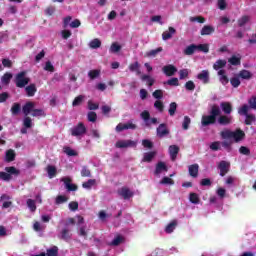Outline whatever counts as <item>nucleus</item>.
<instances>
[{
  "mask_svg": "<svg viewBox=\"0 0 256 256\" xmlns=\"http://www.w3.org/2000/svg\"><path fill=\"white\" fill-rule=\"evenodd\" d=\"M218 169L220 171V177H225L227 173H229V170L231 169V163L222 160L218 163Z\"/></svg>",
  "mask_w": 256,
  "mask_h": 256,
  "instance_id": "obj_6",
  "label": "nucleus"
},
{
  "mask_svg": "<svg viewBox=\"0 0 256 256\" xmlns=\"http://www.w3.org/2000/svg\"><path fill=\"white\" fill-rule=\"evenodd\" d=\"M164 85H169L170 87H179V78H170L166 82H164Z\"/></svg>",
  "mask_w": 256,
  "mask_h": 256,
  "instance_id": "obj_36",
  "label": "nucleus"
},
{
  "mask_svg": "<svg viewBox=\"0 0 256 256\" xmlns=\"http://www.w3.org/2000/svg\"><path fill=\"white\" fill-rule=\"evenodd\" d=\"M94 185H97V180L89 179L88 181L82 184V187L83 189H91V187H94Z\"/></svg>",
  "mask_w": 256,
  "mask_h": 256,
  "instance_id": "obj_38",
  "label": "nucleus"
},
{
  "mask_svg": "<svg viewBox=\"0 0 256 256\" xmlns=\"http://www.w3.org/2000/svg\"><path fill=\"white\" fill-rule=\"evenodd\" d=\"M215 33V27L211 25H204L200 31V35L205 36V35H213Z\"/></svg>",
  "mask_w": 256,
  "mask_h": 256,
  "instance_id": "obj_20",
  "label": "nucleus"
},
{
  "mask_svg": "<svg viewBox=\"0 0 256 256\" xmlns=\"http://www.w3.org/2000/svg\"><path fill=\"white\" fill-rule=\"evenodd\" d=\"M230 83H231L232 87L237 89V87H239V85H241V80H239V77H232L230 79Z\"/></svg>",
  "mask_w": 256,
  "mask_h": 256,
  "instance_id": "obj_61",
  "label": "nucleus"
},
{
  "mask_svg": "<svg viewBox=\"0 0 256 256\" xmlns=\"http://www.w3.org/2000/svg\"><path fill=\"white\" fill-rule=\"evenodd\" d=\"M47 173H48L49 179H53V177L57 175V168L53 165H48Z\"/></svg>",
  "mask_w": 256,
  "mask_h": 256,
  "instance_id": "obj_33",
  "label": "nucleus"
},
{
  "mask_svg": "<svg viewBox=\"0 0 256 256\" xmlns=\"http://www.w3.org/2000/svg\"><path fill=\"white\" fill-rule=\"evenodd\" d=\"M140 115L141 118L145 121L146 127H151V122H149V119H151V114L149 111L144 110Z\"/></svg>",
  "mask_w": 256,
  "mask_h": 256,
  "instance_id": "obj_31",
  "label": "nucleus"
},
{
  "mask_svg": "<svg viewBox=\"0 0 256 256\" xmlns=\"http://www.w3.org/2000/svg\"><path fill=\"white\" fill-rule=\"evenodd\" d=\"M239 115H249V106L247 104H244L242 107L238 109Z\"/></svg>",
  "mask_w": 256,
  "mask_h": 256,
  "instance_id": "obj_57",
  "label": "nucleus"
},
{
  "mask_svg": "<svg viewBox=\"0 0 256 256\" xmlns=\"http://www.w3.org/2000/svg\"><path fill=\"white\" fill-rule=\"evenodd\" d=\"M171 131L169 130V127H167V124L162 123L156 128V135L159 137V139H163V137H167Z\"/></svg>",
  "mask_w": 256,
  "mask_h": 256,
  "instance_id": "obj_7",
  "label": "nucleus"
},
{
  "mask_svg": "<svg viewBox=\"0 0 256 256\" xmlns=\"http://www.w3.org/2000/svg\"><path fill=\"white\" fill-rule=\"evenodd\" d=\"M175 33H177V30H175V28L170 26L168 28V31H165L162 33L163 41H168V39H171L173 37V35H175Z\"/></svg>",
  "mask_w": 256,
  "mask_h": 256,
  "instance_id": "obj_19",
  "label": "nucleus"
},
{
  "mask_svg": "<svg viewBox=\"0 0 256 256\" xmlns=\"http://www.w3.org/2000/svg\"><path fill=\"white\" fill-rule=\"evenodd\" d=\"M27 207L32 211V213H35L37 211V205H35V200L33 199H28L27 200Z\"/></svg>",
  "mask_w": 256,
  "mask_h": 256,
  "instance_id": "obj_47",
  "label": "nucleus"
},
{
  "mask_svg": "<svg viewBox=\"0 0 256 256\" xmlns=\"http://www.w3.org/2000/svg\"><path fill=\"white\" fill-rule=\"evenodd\" d=\"M197 79H199V81H202L204 85H207V83H209L210 81L209 70H202L201 73L197 75Z\"/></svg>",
  "mask_w": 256,
  "mask_h": 256,
  "instance_id": "obj_15",
  "label": "nucleus"
},
{
  "mask_svg": "<svg viewBox=\"0 0 256 256\" xmlns=\"http://www.w3.org/2000/svg\"><path fill=\"white\" fill-rule=\"evenodd\" d=\"M256 118L255 115L253 114H248L246 115V119L244 121L245 125H253V123H255Z\"/></svg>",
  "mask_w": 256,
  "mask_h": 256,
  "instance_id": "obj_49",
  "label": "nucleus"
},
{
  "mask_svg": "<svg viewBox=\"0 0 256 256\" xmlns=\"http://www.w3.org/2000/svg\"><path fill=\"white\" fill-rule=\"evenodd\" d=\"M228 63H230V65H234V66L241 65V58L233 55L232 57H230L228 59Z\"/></svg>",
  "mask_w": 256,
  "mask_h": 256,
  "instance_id": "obj_42",
  "label": "nucleus"
},
{
  "mask_svg": "<svg viewBox=\"0 0 256 256\" xmlns=\"http://www.w3.org/2000/svg\"><path fill=\"white\" fill-rule=\"evenodd\" d=\"M212 151H221V141H215L210 144Z\"/></svg>",
  "mask_w": 256,
  "mask_h": 256,
  "instance_id": "obj_58",
  "label": "nucleus"
},
{
  "mask_svg": "<svg viewBox=\"0 0 256 256\" xmlns=\"http://www.w3.org/2000/svg\"><path fill=\"white\" fill-rule=\"evenodd\" d=\"M220 107L225 115H231L233 112V106L230 104V102H221Z\"/></svg>",
  "mask_w": 256,
  "mask_h": 256,
  "instance_id": "obj_17",
  "label": "nucleus"
},
{
  "mask_svg": "<svg viewBox=\"0 0 256 256\" xmlns=\"http://www.w3.org/2000/svg\"><path fill=\"white\" fill-rule=\"evenodd\" d=\"M217 7L220 11H225L227 9V2L225 0H217Z\"/></svg>",
  "mask_w": 256,
  "mask_h": 256,
  "instance_id": "obj_62",
  "label": "nucleus"
},
{
  "mask_svg": "<svg viewBox=\"0 0 256 256\" xmlns=\"http://www.w3.org/2000/svg\"><path fill=\"white\" fill-rule=\"evenodd\" d=\"M89 47L91 49H99V47H101V40H99V38L91 40Z\"/></svg>",
  "mask_w": 256,
  "mask_h": 256,
  "instance_id": "obj_44",
  "label": "nucleus"
},
{
  "mask_svg": "<svg viewBox=\"0 0 256 256\" xmlns=\"http://www.w3.org/2000/svg\"><path fill=\"white\" fill-rule=\"evenodd\" d=\"M163 171H168L167 164L165 162H158L154 174L160 175Z\"/></svg>",
  "mask_w": 256,
  "mask_h": 256,
  "instance_id": "obj_27",
  "label": "nucleus"
},
{
  "mask_svg": "<svg viewBox=\"0 0 256 256\" xmlns=\"http://www.w3.org/2000/svg\"><path fill=\"white\" fill-rule=\"evenodd\" d=\"M23 125L26 129H31L33 127V120H31V117L26 116L23 120Z\"/></svg>",
  "mask_w": 256,
  "mask_h": 256,
  "instance_id": "obj_51",
  "label": "nucleus"
},
{
  "mask_svg": "<svg viewBox=\"0 0 256 256\" xmlns=\"http://www.w3.org/2000/svg\"><path fill=\"white\" fill-rule=\"evenodd\" d=\"M83 99H85V96H77L72 102L73 107H78V105H81L83 103Z\"/></svg>",
  "mask_w": 256,
  "mask_h": 256,
  "instance_id": "obj_56",
  "label": "nucleus"
},
{
  "mask_svg": "<svg viewBox=\"0 0 256 256\" xmlns=\"http://www.w3.org/2000/svg\"><path fill=\"white\" fill-rule=\"evenodd\" d=\"M176 111H177V104L175 102H171L168 109V113L170 117H173Z\"/></svg>",
  "mask_w": 256,
  "mask_h": 256,
  "instance_id": "obj_50",
  "label": "nucleus"
},
{
  "mask_svg": "<svg viewBox=\"0 0 256 256\" xmlns=\"http://www.w3.org/2000/svg\"><path fill=\"white\" fill-rule=\"evenodd\" d=\"M5 172H0V179L1 181L9 182L13 177H19L21 175V171L15 168V166H8L4 168Z\"/></svg>",
  "mask_w": 256,
  "mask_h": 256,
  "instance_id": "obj_3",
  "label": "nucleus"
},
{
  "mask_svg": "<svg viewBox=\"0 0 256 256\" xmlns=\"http://www.w3.org/2000/svg\"><path fill=\"white\" fill-rule=\"evenodd\" d=\"M34 109H35V102H26V105L22 107V111L25 117H27L29 113H33Z\"/></svg>",
  "mask_w": 256,
  "mask_h": 256,
  "instance_id": "obj_16",
  "label": "nucleus"
},
{
  "mask_svg": "<svg viewBox=\"0 0 256 256\" xmlns=\"http://www.w3.org/2000/svg\"><path fill=\"white\" fill-rule=\"evenodd\" d=\"M129 70L134 73L136 72L137 75H141V70H139V62H134L129 65Z\"/></svg>",
  "mask_w": 256,
  "mask_h": 256,
  "instance_id": "obj_39",
  "label": "nucleus"
},
{
  "mask_svg": "<svg viewBox=\"0 0 256 256\" xmlns=\"http://www.w3.org/2000/svg\"><path fill=\"white\" fill-rule=\"evenodd\" d=\"M141 81H145L146 85H148L149 87H153V85H155V78L147 74L141 76Z\"/></svg>",
  "mask_w": 256,
  "mask_h": 256,
  "instance_id": "obj_28",
  "label": "nucleus"
},
{
  "mask_svg": "<svg viewBox=\"0 0 256 256\" xmlns=\"http://www.w3.org/2000/svg\"><path fill=\"white\" fill-rule=\"evenodd\" d=\"M250 19L251 18L247 15L242 16L240 19H238V26L245 27V25H247V23H249Z\"/></svg>",
  "mask_w": 256,
  "mask_h": 256,
  "instance_id": "obj_40",
  "label": "nucleus"
},
{
  "mask_svg": "<svg viewBox=\"0 0 256 256\" xmlns=\"http://www.w3.org/2000/svg\"><path fill=\"white\" fill-rule=\"evenodd\" d=\"M221 139H233L234 143H240V141H243L245 139V132L241 130V128H237L235 131L231 130H224L220 132Z\"/></svg>",
  "mask_w": 256,
  "mask_h": 256,
  "instance_id": "obj_2",
  "label": "nucleus"
},
{
  "mask_svg": "<svg viewBox=\"0 0 256 256\" xmlns=\"http://www.w3.org/2000/svg\"><path fill=\"white\" fill-rule=\"evenodd\" d=\"M121 51V45H119L117 42H114L110 46V53H119Z\"/></svg>",
  "mask_w": 256,
  "mask_h": 256,
  "instance_id": "obj_55",
  "label": "nucleus"
},
{
  "mask_svg": "<svg viewBox=\"0 0 256 256\" xmlns=\"http://www.w3.org/2000/svg\"><path fill=\"white\" fill-rule=\"evenodd\" d=\"M221 145H222V147H224V149H226V151L228 153H231V151H232L231 146L233 145V141H231V140H224V141L221 142Z\"/></svg>",
  "mask_w": 256,
  "mask_h": 256,
  "instance_id": "obj_41",
  "label": "nucleus"
},
{
  "mask_svg": "<svg viewBox=\"0 0 256 256\" xmlns=\"http://www.w3.org/2000/svg\"><path fill=\"white\" fill-rule=\"evenodd\" d=\"M70 133L72 137H81V135H85L87 133V127L83 122H79L76 126L70 129Z\"/></svg>",
  "mask_w": 256,
  "mask_h": 256,
  "instance_id": "obj_5",
  "label": "nucleus"
},
{
  "mask_svg": "<svg viewBox=\"0 0 256 256\" xmlns=\"http://www.w3.org/2000/svg\"><path fill=\"white\" fill-rule=\"evenodd\" d=\"M117 149H127V147H137V142L133 140H119L116 142Z\"/></svg>",
  "mask_w": 256,
  "mask_h": 256,
  "instance_id": "obj_8",
  "label": "nucleus"
},
{
  "mask_svg": "<svg viewBox=\"0 0 256 256\" xmlns=\"http://www.w3.org/2000/svg\"><path fill=\"white\" fill-rule=\"evenodd\" d=\"M189 200L190 203H193L194 205H199V195H197V193H190Z\"/></svg>",
  "mask_w": 256,
  "mask_h": 256,
  "instance_id": "obj_52",
  "label": "nucleus"
},
{
  "mask_svg": "<svg viewBox=\"0 0 256 256\" xmlns=\"http://www.w3.org/2000/svg\"><path fill=\"white\" fill-rule=\"evenodd\" d=\"M238 77H240V79H245L246 81H249V79L253 78V73H251V71L249 70L243 69L238 73Z\"/></svg>",
  "mask_w": 256,
  "mask_h": 256,
  "instance_id": "obj_23",
  "label": "nucleus"
},
{
  "mask_svg": "<svg viewBox=\"0 0 256 256\" xmlns=\"http://www.w3.org/2000/svg\"><path fill=\"white\" fill-rule=\"evenodd\" d=\"M190 177H199V164H192L188 167Z\"/></svg>",
  "mask_w": 256,
  "mask_h": 256,
  "instance_id": "obj_21",
  "label": "nucleus"
},
{
  "mask_svg": "<svg viewBox=\"0 0 256 256\" xmlns=\"http://www.w3.org/2000/svg\"><path fill=\"white\" fill-rule=\"evenodd\" d=\"M227 65V60L219 59L213 64V69L215 71H219L220 69H223Z\"/></svg>",
  "mask_w": 256,
  "mask_h": 256,
  "instance_id": "obj_30",
  "label": "nucleus"
},
{
  "mask_svg": "<svg viewBox=\"0 0 256 256\" xmlns=\"http://www.w3.org/2000/svg\"><path fill=\"white\" fill-rule=\"evenodd\" d=\"M154 107H155V109H157L160 113H163V111L165 110V105L163 104V102H162L161 100L155 101Z\"/></svg>",
  "mask_w": 256,
  "mask_h": 256,
  "instance_id": "obj_54",
  "label": "nucleus"
},
{
  "mask_svg": "<svg viewBox=\"0 0 256 256\" xmlns=\"http://www.w3.org/2000/svg\"><path fill=\"white\" fill-rule=\"evenodd\" d=\"M25 91L28 97H35V94L37 93V86H35V84H30L25 88Z\"/></svg>",
  "mask_w": 256,
  "mask_h": 256,
  "instance_id": "obj_24",
  "label": "nucleus"
},
{
  "mask_svg": "<svg viewBox=\"0 0 256 256\" xmlns=\"http://www.w3.org/2000/svg\"><path fill=\"white\" fill-rule=\"evenodd\" d=\"M142 145L145 149H151L153 147V143L149 139L142 140Z\"/></svg>",
  "mask_w": 256,
  "mask_h": 256,
  "instance_id": "obj_64",
  "label": "nucleus"
},
{
  "mask_svg": "<svg viewBox=\"0 0 256 256\" xmlns=\"http://www.w3.org/2000/svg\"><path fill=\"white\" fill-rule=\"evenodd\" d=\"M219 115H221V108L219 107V105H212L209 115L202 116V126L209 127V125H215L217 123V117H219Z\"/></svg>",
  "mask_w": 256,
  "mask_h": 256,
  "instance_id": "obj_1",
  "label": "nucleus"
},
{
  "mask_svg": "<svg viewBox=\"0 0 256 256\" xmlns=\"http://www.w3.org/2000/svg\"><path fill=\"white\" fill-rule=\"evenodd\" d=\"M218 125H222L226 127L227 125H231L233 123V116H228V115H219L217 119Z\"/></svg>",
  "mask_w": 256,
  "mask_h": 256,
  "instance_id": "obj_12",
  "label": "nucleus"
},
{
  "mask_svg": "<svg viewBox=\"0 0 256 256\" xmlns=\"http://www.w3.org/2000/svg\"><path fill=\"white\" fill-rule=\"evenodd\" d=\"M15 85L19 89H23V87H27L31 79L27 77V71H21L20 73L16 74L15 76Z\"/></svg>",
  "mask_w": 256,
  "mask_h": 256,
  "instance_id": "obj_4",
  "label": "nucleus"
},
{
  "mask_svg": "<svg viewBox=\"0 0 256 256\" xmlns=\"http://www.w3.org/2000/svg\"><path fill=\"white\" fill-rule=\"evenodd\" d=\"M162 73H164V75H166V77H173V75H175V73H177V67H175V65H173V64L165 65L162 68Z\"/></svg>",
  "mask_w": 256,
  "mask_h": 256,
  "instance_id": "obj_11",
  "label": "nucleus"
},
{
  "mask_svg": "<svg viewBox=\"0 0 256 256\" xmlns=\"http://www.w3.org/2000/svg\"><path fill=\"white\" fill-rule=\"evenodd\" d=\"M87 119L90 123H95L97 121V113L93 111L88 112Z\"/></svg>",
  "mask_w": 256,
  "mask_h": 256,
  "instance_id": "obj_59",
  "label": "nucleus"
},
{
  "mask_svg": "<svg viewBox=\"0 0 256 256\" xmlns=\"http://www.w3.org/2000/svg\"><path fill=\"white\" fill-rule=\"evenodd\" d=\"M162 51H163V47H158L154 50H150L146 52L145 57H157V55H159V53H161Z\"/></svg>",
  "mask_w": 256,
  "mask_h": 256,
  "instance_id": "obj_32",
  "label": "nucleus"
},
{
  "mask_svg": "<svg viewBox=\"0 0 256 256\" xmlns=\"http://www.w3.org/2000/svg\"><path fill=\"white\" fill-rule=\"evenodd\" d=\"M61 181L64 183V187L67 191H77V189H79L76 184L72 183L73 180L70 177H63L61 178Z\"/></svg>",
  "mask_w": 256,
  "mask_h": 256,
  "instance_id": "obj_10",
  "label": "nucleus"
},
{
  "mask_svg": "<svg viewBox=\"0 0 256 256\" xmlns=\"http://www.w3.org/2000/svg\"><path fill=\"white\" fill-rule=\"evenodd\" d=\"M47 256H57L59 255V248L57 246H53L46 250Z\"/></svg>",
  "mask_w": 256,
  "mask_h": 256,
  "instance_id": "obj_37",
  "label": "nucleus"
},
{
  "mask_svg": "<svg viewBox=\"0 0 256 256\" xmlns=\"http://www.w3.org/2000/svg\"><path fill=\"white\" fill-rule=\"evenodd\" d=\"M63 153H65V155H67L68 157H77L79 155L76 150L72 149L69 146L63 147Z\"/></svg>",
  "mask_w": 256,
  "mask_h": 256,
  "instance_id": "obj_25",
  "label": "nucleus"
},
{
  "mask_svg": "<svg viewBox=\"0 0 256 256\" xmlns=\"http://www.w3.org/2000/svg\"><path fill=\"white\" fill-rule=\"evenodd\" d=\"M71 237H73V234H71V231L69 229L64 228L60 232L59 239H62V241H71Z\"/></svg>",
  "mask_w": 256,
  "mask_h": 256,
  "instance_id": "obj_18",
  "label": "nucleus"
},
{
  "mask_svg": "<svg viewBox=\"0 0 256 256\" xmlns=\"http://www.w3.org/2000/svg\"><path fill=\"white\" fill-rule=\"evenodd\" d=\"M11 113L12 115H17L18 113H21V104L14 103L11 107Z\"/></svg>",
  "mask_w": 256,
  "mask_h": 256,
  "instance_id": "obj_48",
  "label": "nucleus"
},
{
  "mask_svg": "<svg viewBox=\"0 0 256 256\" xmlns=\"http://www.w3.org/2000/svg\"><path fill=\"white\" fill-rule=\"evenodd\" d=\"M99 75H101V70H90L88 72V77H90L91 81L97 79V77H99Z\"/></svg>",
  "mask_w": 256,
  "mask_h": 256,
  "instance_id": "obj_43",
  "label": "nucleus"
},
{
  "mask_svg": "<svg viewBox=\"0 0 256 256\" xmlns=\"http://www.w3.org/2000/svg\"><path fill=\"white\" fill-rule=\"evenodd\" d=\"M180 148L177 145H170L168 148V153L170 155L171 161L177 160V155H179Z\"/></svg>",
  "mask_w": 256,
  "mask_h": 256,
  "instance_id": "obj_13",
  "label": "nucleus"
},
{
  "mask_svg": "<svg viewBox=\"0 0 256 256\" xmlns=\"http://www.w3.org/2000/svg\"><path fill=\"white\" fill-rule=\"evenodd\" d=\"M81 177H91V170L87 166L82 167Z\"/></svg>",
  "mask_w": 256,
  "mask_h": 256,
  "instance_id": "obj_63",
  "label": "nucleus"
},
{
  "mask_svg": "<svg viewBox=\"0 0 256 256\" xmlns=\"http://www.w3.org/2000/svg\"><path fill=\"white\" fill-rule=\"evenodd\" d=\"M31 115L32 117H45V111L43 109H34Z\"/></svg>",
  "mask_w": 256,
  "mask_h": 256,
  "instance_id": "obj_53",
  "label": "nucleus"
},
{
  "mask_svg": "<svg viewBox=\"0 0 256 256\" xmlns=\"http://www.w3.org/2000/svg\"><path fill=\"white\" fill-rule=\"evenodd\" d=\"M156 155H157V152H155V151L146 152V153H144L142 162L143 163H151V161H153V159H155Z\"/></svg>",
  "mask_w": 256,
  "mask_h": 256,
  "instance_id": "obj_22",
  "label": "nucleus"
},
{
  "mask_svg": "<svg viewBox=\"0 0 256 256\" xmlns=\"http://www.w3.org/2000/svg\"><path fill=\"white\" fill-rule=\"evenodd\" d=\"M128 129H131L132 131H135L137 129V125L134 124L133 122H128V123H119L116 126V131L117 133H121V131H126Z\"/></svg>",
  "mask_w": 256,
  "mask_h": 256,
  "instance_id": "obj_9",
  "label": "nucleus"
},
{
  "mask_svg": "<svg viewBox=\"0 0 256 256\" xmlns=\"http://www.w3.org/2000/svg\"><path fill=\"white\" fill-rule=\"evenodd\" d=\"M121 243H123V236L118 235L111 241L110 245H112L113 247H117L121 245Z\"/></svg>",
  "mask_w": 256,
  "mask_h": 256,
  "instance_id": "obj_45",
  "label": "nucleus"
},
{
  "mask_svg": "<svg viewBox=\"0 0 256 256\" xmlns=\"http://www.w3.org/2000/svg\"><path fill=\"white\" fill-rule=\"evenodd\" d=\"M195 51H197V44H191L184 49L183 53L184 55L190 56L194 55Z\"/></svg>",
  "mask_w": 256,
  "mask_h": 256,
  "instance_id": "obj_29",
  "label": "nucleus"
},
{
  "mask_svg": "<svg viewBox=\"0 0 256 256\" xmlns=\"http://www.w3.org/2000/svg\"><path fill=\"white\" fill-rule=\"evenodd\" d=\"M118 195H120V197H123V199L127 200L133 197V192L127 187H122L120 190H118Z\"/></svg>",
  "mask_w": 256,
  "mask_h": 256,
  "instance_id": "obj_14",
  "label": "nucleus"
},
{
  "mask_svg": "<svg viewBox=\"0 0 256 256\" xmlns=\"http://www.w3.org/2000/svg\"><path fill=\"white\" fill-rule=\"evenodd\" d=\"M196 51H201L202 53H209V44L196 45Z\"/></svg>",
  "mask_w": 256,
  "mask_h": 256,
  "instance_id": "obj_46",
  "label": "nucleus"
},
{
  "mask_svg": "<svg viewBox=\"0 0 256 256\" xmlns=\"http://www.w3.org/2000/svg\"><path fill=\"white\" fill-rule=\"evenodd\" d=\"M177 227V220L171 221L165 228L166 233H173L175 231V228Z\"/></svg>",
  "mask_w": 256,
  "mask_h": 256,
  "instance_id": "obj_34",
  "label": "nucleus"
},
{
  "mask_svg": "<svg viewBox=\"0 0 256 256\" xmlns=\"http://www.w3.org/2000/svg\"><path fill=\"white\" fill-rule=\"evenodd\" d=\"M185 89L186 91H195V82L192 80H189L185 83Z\"/></svg>",
  "mask_w": 256,
  "mask_h": 256,
  "instance_id": "obj_60",
  "label": "nucleus"
},
{
  "mask_svg": "<svg viewBox=\"0 0 256 256\" xmlns=\"http://www.w3.org/2000/svg\"><path fill=\"white\" fill-rule=\"evenodd\" d=\"M11 79H13V74L6 72L3 76H2V83L4 85H9V83H11Z\"/></svg>",
  "mask_w": 256,
  "mask_h": 256,
  "instance_id": "obj_35",
  "label": "nucleus"
},
{
  "mask_svg": "<svg viewBox=\"0 0 256 256\" xmlns=\"http://www.w3.org/2000/svg\"><path fill=\"white\" fill-rule=\"evenodd\" d=\"M17 154H15V150L9 149L6 151L5 161L6 163H12L15 160Z\"/></svg>",
  "mask_w": 256,
  "mask_h": 256,
  "instance_id": "obj_26",
  "label": "nucleus"
}]
</instances>
